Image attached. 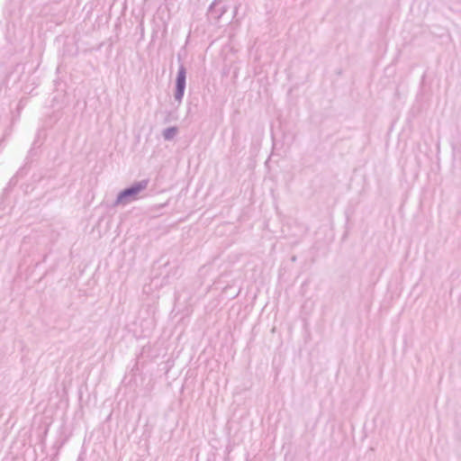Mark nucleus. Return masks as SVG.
Masks as SVG:
<instances>
[{
	"mask_svg": "<svg viewBox=\"0 0 461 461\" xmlns=\"http://www.w3.org/2000/svg\"><path fill=\"white\" fill-rule=\"evenodd\" d=\"M149 184V179L147 178L134 182L129 187L124 188L118 194L113 203V206L126 205L133 201L138 200L141 197L140 193L147 189Z\"/></svg>",
	"mask_w": 461,
	"mask_h": 461,
	"instance_id": "obj_1",
	"label": "nucleus"
},
{
	"mask_svg": "<svg viewBox=\"0 0 461 461\" xmlns=\"http://www.w3.org/2000/svg\"><path fill=\"white\" fill-rule=\"evenodd\" d=\"M227 10L228 7L222 5V0H214L208 8L207 15L218 21Z\"/></svg>",
	"mask_w": 461,
	"mask_h": 461,
	"instance_id": "obj_3",
	"label": "nucleus"
},
{
	"mask_svg": "<svg viewBox=\"0 0 461 461\" xmlns=\"http://www.w3.org/2000/svg\"><path fill=\"white\" fill-rule=\"evenodd\" d=\"M178 129L176 126L168 127L165 129L162 132V136L165 140H171L177 134Z\"/></svg>",
	"mask_w": 461,
	"mask_h": 461,
	"instance_id": "obj_4",
	"label": "nucleus"
},
{
	"mask_svg": "<svg viewBox=\"0 0 461 461\" xmlns=\"http://www.w3.org/2000/svg\"><path fill=\"white\" fill-rule=\"evenodd\" d=\"M185 82H186V68L183 64H180L176 78V90L174 94V98L179 104L182 102V99L185 95Z\"/></svg>",
	"mask_w": 461,
	"mask_h": 461,
	"instance_id": "obj_2",
	"label": "nucleus"
}]
</instances>
